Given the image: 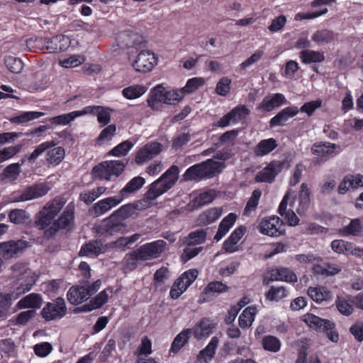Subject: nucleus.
Instances as JSON below:
<instances>
[{"label": "nucleus", "mask_w": 363, "mask_h": 363, "mask_svg": "<svg viewBox=\"0 0 363 363\" xmlns=\"http://www.w3.org/2000/svg\"><path fill=\"white\" fill-rule=\"evenodd\" d=\"M214 324L208 319L203 318L191 330L192 334L197 340L208 337L212 333Z\"/></svg>", "instance_id": "obj_28"}, {"label": "nucleus", "mask_w": 363, "mask_h": 363, "mask_svg": "<svg viewBox=\"0 0 363 363\" xmlns=\"http://www.w3.org/2000/svg\"><path fill=\"white\" fill-rule=\"evenodd\" d=\"M246 233V228L240 225L235 228L230 236L224 241L223 244V250L228 253H233L238 250L236 245L241 240Z\"/></svg>", "instance_id": "obj_25"}, {"label": "nucleus", "mask_w": 363, "mask_h": 363, "mask_svg": "<svg viewBox=\"0 0 363 363\" xmlns=\"http://www.w3.org/2000/svg\"><path fill=\"white\" fill-rule=\"evenodd\" d=\"M277 147L275 139L271 138L262 140L254 148V153L257 157H262L269 154Z\"/></svg>", "instance_id": "obj_36"}, {"label": "nucleus", "mask_w": 363, "mask_h": 363, "mask_svg": "<svg viewBox=\"0 0 363 363\" xmlns=\"http://www.w3.org/2000/svg\"><path fill=\"white\" fill-rule=\"evenodd\" d=\"M29 218L27 212L25 210L15 208L11 210L9 213V220L17 225L24 224Z\"/></svg>", "instance_id": "obj_55"}, {"label": "nucleus", "mask_w": 363, "mask_h": 363, "mask_svg": "<svg viewBox=\"0 0 363 363\" xmlns=\"http://www.w3.org/2000/svg\"><path fill=\"white\" fill-rule=\"evenodd\" d=\"M145 180L143 177L138 176L130 179L126 185L119 191L118 196L123 201L130 194L138 191L145 184Z\"/></svg>", "instance_id": "obj_27"}, {"label": "nucleus", "mask_w": 363, "mask_h": 363, "mask_svg": "<svg viewBox=\"0 0 363 363\" xmlns=\"http://www.w3.org/2000/svg\"><path fill=\"white\" fill-rule=\"evenodd\" d=\"M333 250L338 254L348 255V252L352 249V242L343 240H335L331 242Z\"/></svg>", "instance_id": "obj_61"}, {"label": "nucleus", "mask_w": 363, "mask_h": 363, "mask_svg": "<svg viewBox=\"0 0 363 363\" xmlns=\"http://www.w3.org/2000/svg\"><path fill=\"white\" fill-rule=\"evenodd\" d=\"M299 57L302 63L308 65L311 63H320L325 60L323 51L305 49L300 52Z\"/></svg>", "instance_id": "obj_31"}, {"label": "nucleus", "mask_w": 363, "mask_h": 363, "mask_svg": "<svg viewBox=\"0 0 363 363\" xmlns=\"http://www.w3.org/2000/svg\"><path fill=\"white\" fill-rule=\"evenodd\" d=\"M259 231L271 237H278L285 232V224L278 216L264 218L258 225Z\"/></svg>", "instance_id": "obj_10"}, {"label": "nucleus", "mask_w": 363, "mask_h": 363, "mask_svg": "<svg viewBox=\"0 0 363 363\" xmlns=\"http://www.w3.org/2000/svg\"><path fill=\"white\" fill-rule=\"evenodd\" d=\"M157 63V58L150 50H142L133 62V67L138 72L146 73L151 71Z\"/></svg>", "instance_id": "obj_14"}, {"label": "nucleus", "mask_w": 363, "mask_h": 363, "mask_svg": "<svg viewBox=\"0 0 363 363\" xmlns=\"http://www.w3.org/2000/svg\"><path fill=\"white\" fill-rule=\"evenodd\" d=\"M213 199L214 196L211 191L200 193L194 196L187 204V209L189 211L198 209L204 205L210 203Z\"/></svg>", "instance_id": "obj_29"}, {"label": "nucleus", "mask_w": 363, "mask_h": 363, "mask_svg": "<svg viewBox=\"0 0 363 363\" xmlns=\"http://www.w3.org/2000/svg\"><path fill=\"white\" fill-rule=\"evenodd\" d=\"M116 133V126L114 124L108 125L105 128H104L100 133L99 135L97 138V143H101L104 141H110L112 140L113 136Z\"/></svg>", "instance_id": "obj_64"}, {"label": "nucleus", "mask_w": 363, "mask_h": 363, "mask_svg": "<svg viewBox=\"0 0 363 363\" xmlns=\"http://www.w3.org/2000/svg\"><path fill=\"white\" fill-rule=\"evenodd\" d=\"M289 296V291L284 286H272L264 294L266 300L279 301Z\"/></svg>", "instance_id": "obj_42"}, {"label": "nucleus", "mask_w": 363, "mask_h": 363, "mask_svg": "<svg viewBox=\"0 0 363 363\" xmlns=\"http://www.w3.org/2000/svg\"><path fill=\"white\" fill-rule=\"evenodd\" d=\"M167 242L163 240H157L142 245L138 249L143 261L151 260L160 257L164 252Z\"/></svg>", "instance_id": "obj_13"}, {"label": "nucleus", "mask_w": 363, "mask_h": 363, "mask_svg": "<svg viewBox=\"0 0 363 363\" xmlns=\"http://www.w3.org/2000/svg\"><path fill=\"white\" fill-rule=\"evenodd\" d=\"M27 48L33 52H46V38L42 37H31L26 40Z\"/></svg>", "instance_id": "obj_44"}, {"label": "nucleus", "mask_w": 363, "mask_h": 363, "mask_svg": "<svg viewBox=\"0 0 363 363\" xmlns=\"http://www.w3.org/2000/svg\"><path fill=\"white\" fill-rule=\"evenodd\" d=\"M250 111L245 105H238L230 110L228 113L232 120V123L235 124L246 118Z\"/></svg>", "instance_id": "obj_45"}, {"label": "nucleus", "mask_w": 363, "mask_h": 363, "mask_svg": "<svg viewBox=\"0 0 363 363\" xmlns=\"http://www.w3.org/2000/svg\"><path fill=\"white\" fill-rule=\"evenodd\" d=\"M237 219V216L235 213H230L227 216H225L220 223L218 225V229L213 239L218 242L229 231V230L233 226L235 220Z\"/></svg>", "instance_id": "obj_30"}, {"label": "nucleus", "mask_w": 363, "mask_h": 363, "mask_svg": "<svg viewBox=\"0 0 363 363\" xmlns=\"http://www.w3.org/2000/svg\"><path fill=\"white\" fill-rule=\"evenodd\" d=\"M232 81L228 77H221L216 86V93L222 96H226L231 89Z\"/></svg>", "instance_id": "obj_60"}, {"label": "nucleus", "mask_w": 363, "mask_h": 363, "mask_svg": "<svg viewBox=\"0 0 363 363\" xmlns=\"http://www.w3.org/2000/svg\"><path fill=\"white\" fill-rule=\"evenodd\" d=\"M299 206L297 208L298 214H303L308 208L311 202V191L306 183H303L301 185L299 194Z\"/></svg>", "instance_id": "obj_38"}, {"label": "nucleus", "mask_w": 363, "mask_h": 363, "mask_svg": "<svg viewBox=\"0 0 363 363\" xmlns=\"http://www.w3.org/2000/svg\"><path fill=\"white\" fill-rule=\"evenodd\" d=\"M261 196L262 191L259 189H257L252 191V194L245 207V214L250 213L252 211L256 209Z\"/></svg>", "instance_id": "obj_62"}, {"label": "nucleus", "mask_w": 363, "mask_h": 363, "mask_svg": "<svg viewBox=\"0 0 363 363\" xmlns=\"http://www.w3.org/2000/svg\"><path fill=\"white\" fill-rule=\"evenodd\" d=\"M106 190L104 186H99L89 191L81 193L79 199L82 201L89 205L94 202L98 197L103 194Z\"/></svg>", "instance_id": "obj_47"}, {"label": "nucleus", "mask_w": 363, "mask_h": 363, "mask_svg": "<svg viewBox=\"0 0 363 363\" xmlns=\"http://www.w3.org/2000/svg\"><path fill=\"white\" fill-rule=\"evenodd\" d=\"M337 145L330 143H315L311 147V152L313 155L327 160L328 157L334 153Z\"/></svg>", "instance_id": "obj_32"}, {"label": "nucleus", "mask_w": 363, "mask_h": 363, "mask_svg": "<svg viewBox=\"0 0 363 363\" xmlns=\"http://www.w3.org/2000/svg\"><path fill=\"white\" fill-rule=\"evenodd\" d=\"M112 292L113 289L111 287L104 289L90 300L91 305H94L96 309L101 308L107 303L109 297L108 294H111Z\"/></svg>", "instance_id": "obj_57"}, {"label": "nucleus", "mask_w": 363, "mask_h": 363, "mask_svg": "<svg viewBox=\"0 0 363 363\" xmlns=\"http://www.w3.org/2000/svg\"><path fill=\"white\" fill-rule=\"evenodd\" d=\"M192 335L191 328L183 330L174 339L171 347L170 352L177 354L179 351L189 342Z\"/></svg>", "instance_id": "obj_33"}, {"label": "nucleus", "mask_w": 363, "mask_h": 363, "mask_svg": "<svg viewBox=\"0 0 363 363\" xmlns=\"http://www.w3.org/2000/svg\"><path fill=\"white\" fill-rule=\"evenodd\" d=\"M99 108V106H86L82 111H74L68 113L51 117L48 121L55 125H66L71 121H74L76 118L88 114L89 113H93L94 108Z\"/></svg>", "instance_id": "obj_20"}, {"label": "nucleus", "mask_w": 363, "mask_h": 363, "mask_svg": "<svg viewBox=\"0 0 363 363\" xmlns=\"http://www.w3.org/2000/svg\"><path fill=\"white\" fill-rule=\"evenodd\" d=\"M106 251V245L102 240H90L84 244L79 250V256H98Z\"/></svg>", "instance_id": "obj_23"}, {"label": "nucleus", "mask_w": 363, "mask_h": 363, "mask_svg": "<svg viewBox=\"0 0 363 363\" xmlns=\"http://www.w3.org/2000/svg\"><path fill=\"white\" fill-rule=\"evenodd\" d=\"M125 164L118 160L104 162L94 167L92 172L96 177L110 180L111 177H118L125 169Z\"/></svg>", "instance_id": "obj_7"}, {"label": "nucleus", "mask_w": 363, "mask_h": 363, "mask_svg": "<svg viewBox=\"0 0 363 363\" xmlns=\"http://www.w3.org/2000/svg\"><path fill=\"white\" fill-rule=\"evenodd\" d=\"M57 142L55 140L46 141L38 145L28 157V160L33 162L40 155L47 151L46 161L49 164L58 165L64 160L65 150L62 147H55Z\"/></svg>", "instance_id": "obj_2"}, {"label": "nucleus", "mask_w": 363, "mask_h": 363, "mask_svg": "<svg viewBox=\"0 0 363 363\" xmlns=\"http://www.w3.org/2000/svg\"><path fill=\"white\" fill-rule=\"evenodd\" d=\"M202 175L203 178H211L218 172V169L220 167V163L214 161L212 159H208L204 162L199 163Z\"/></svg>", "instance_id": "obj_43"}, {"label": "nucleus", "mask_w": 363, "mask_h": 363, "mask_svg": "<svg viewBox=\"0 0 363 363\" xmlns=\"http://www.w3.org/2000/svg\"><path fill=\"white\" fill-rule=\"evenodd\" d=\"M125 228L124 223H122L113 213L104 219L96 226V233L102 236H111L116 233L123 232Z\"/></svg>", "instance_id": "obj_11"}, {"label": "nucleus", "mask_w": 363, "mask_h": 363, "mask_svg": "<svg viewBox=\"0 0 363 363\" xmlns=\"http://www.w3.org/2000/svg\"><path fill=\"white\" fill-rule=\"evenodd\" d=\"M139 261H143V258H140L138 249H135L125 255L124 258V266L125 269L133 271L137 269Z\"/></svg>", "instance_id": "obj_48"}, {"label": "nucleus", "mask_w": 363, "mask_h": 363, "mask_svg": "<svg viewBox=\"0 0 363 363\" xmlns=\"http://www.w3.org/2000/svg\"><path fill=\"white\" fill-rule=\"evenodd\" d=\"M4 63L7 69L12 73H20L23 67V63L21 59L13 56L6 57Z\"/></svg>", "instance_id": "obj_58"}, {"label": "nucleus", "mask_w": 363, "mask_h": 363, "mask_svg": "<svg viewBox=\"0 0 363 363\" xmlns=\"http://www.w3.org/2000/svg\"><path fill=\"white\" fill-rule=\"evenodd\" d=\"M288 167L289 164L286 160H272L256 174L255 180L256 182L271 184L284 168Z\"/></svg>", "instance_id": "obj_8"}, {"label": "nucleus", "mask_w": 363, "mask_h": 363, "mask_svg": "<svg viewBox=\"0 0 363 363\" xmlns=\"http://www.w3.org/2000/svg\"><path fill=\"white\" fill-rule=\"evenodd\" d=\"M289 192H287L284 195L279 206L278 212L282 217H284L286 220L289 225L296 226L298 224L299 218L292 210L286 211L288 201L289 199Z\"/></svg>", "instance_id": "obj_26"}, {"label": "nucleus", "mask_w": 363, "mask_h": 363, "mask_svg": "<svg viewBox=\"0 0 363 363\" xmlns=\"http://www.w3.org/2000/svg\"><path fill=\"white\" fill-rule=\"evenodd\" d=\"M63 207V203L52 200L48 202L35 216L34 227L44 230L53 223V220Z\"/></svg>", "instance_id": "obj_4"}, {"label": "nucleus", "mask_w": 363, "mask_h": 363, "mask_svg": "<svg viewBox=\"0 0 363 363\" xmlns=\"http://www.w3.org/2000/svg\"><path fill=\"white\" fill-rule=\"evenodd\" d=\"M138 203H128L121 206L113 213L121 220L122 223L129 217L133 216L135 211L138 209Z\"/></svg>", "instance_id": "obj_40"}, {"label": "nucleus", "mask_w": 363, "mask_h": 363, "mask_svg": "<svg viewBox=\"0 0 363 363\" xmlns=\"http://www.w3.org/2000/svg\"><path fill=\"white\" fill-rule=\"evenodd\" d=\"M49 188L45 184H37L24 189L16 201H26L42 197L48 194Z\"/></svg>", "instance_id": "obj_22"}, {"label": "nucleus", "mask_w": 363, "mask_h": 363, "mask_svg": "<svg viewBox=\"0 0 363 363\" xmlns=\"http://www.w3.org/2000/svg\"><path fill=\"white\" fill-rule=\"evenodd\" d=\"M262 347L264 350L277 352L281 348V341L273 335H266L262 340Z\"/></svg>", "instance_id": "obj_49"}, {"label": "nucleus", "mask_w": 363, "mask_h": 363, "mask_svg": "<svg viewBox=\"0 0 363 363\" xmlns=\"http://www.w3.org/2000/svg\"><path fill=\"white\" fill-rule=\"evenodd\" d=\"M133 145L134 144L131 141L128 140H124L111 150L109 155L114 157L125 156L132 149Z\"/></svg>", "instance_id": "obj_53"}, {"label": "nucleus", "mask_w": 363, "mask_h": 363, "mask_svg": "<svg viewBox=\"0 0 363 363\" xmlns=\"http://www.w3.org/2000/svg\"><path fill=\"white\" fill-rule=\"evenodd\" d=\"M44 113L39 111H27L23 112L18 116L11 118V122L13 123H24L30 121L40 118Z\"/></svg>", "instance_id": "obj_54"}, {"label": "nucleus", "mask_w": 363, "mask_h": 363, "mask_svg": "<svg viewBox=\"0 0 363 363\" xmlns=\"http://www.w3.org/2000/svg\"><path fill=\"white\" fill-rule=\"evenodd\" d=\"M179 169L177 165L171 166L160 178L152 182L147 192L145 198L155 200L169 190L177 182Z\"/></svg>", "instance_id": "obj_1"}, {"label": "nucleus", "mask_w": 363, "mask_h": 363, "mask_svg": "<svg viewBox=\"0 0 363 363\" xmlns=\"http://www.w3.org/2000/svg\"><path fill=\"white\" fill-rule=\"evenodd\" d=\"M199 163L189 167L184 172L183 177L186 181L201 180L203 179Z\"/></svg>", "instance_id": "obj_59"}, {"label": "nucleus", "mask_w": 363, "mask_h": 363, "mask_svg": "<svg viewBox=\"0 0 363 363\" xmlns=\"http://www.w3.org/2000/svg\"><path fill=\"white\" fill-rule=\"evenodd\" d=\"M42 302L43 300L40 294L32 293L21 298L17 303V306L21 309L28 308H40Z\"/></svg>", "instance_id": "obj_35"}, {"label": "nucleus", "mask_w": 363, "mask_h": 363, "mask_svg": "<svg viewBox=\"0 0 363 363\" xmlns=\"http://www.w3.org/2000/svg\"><path fill=\"white\" fill-rule=\"evenodd\" d=\"M30 247V243L22 239L3 242H0V254L6 259H11L23 254Z\"/></svg>", "instance_id": "obj_12"}, {"label": "nucleus", "mask_w": 363, "mask_h": 363, "mask_svg": "<svg viewBox=\"0 0 363 363\" xmlns=\"http://www.w3.org/2000/svg\"><path fill=\"white\" fill-rule=\"evenodd\" d=\"M147 90L143 84H134L128 86L122 90L123 97L132 100L142 96Z\"/></svg>", "instance_id": "obj_41"}, {"label": "nucleus", "mask_w": 363, "mask_h": 363, "mask_svg": "<svg viewBox=\"0 0 363 363\" xmlns=\"http://www.w3.org/2000/svg\"><path fill=\"white\" fill-rule=\"evenodd\" d=\"M257 309L255 306L247 307L238 318L239 326L242 329L249 328L255 320Z\"/></svg>", "instance_id": "obj_34"}, {"label": "nucleus", "mask_w": 363, "mask_h": 363, "mask_svg": "<svg viewBox=\"0 0 363 363\" xmlns=\"http://www.w3.org/2000/svg\"><path fill=\"white\" fill-rule=\"evenodd\" d=\"M70 45L69 38L64 35H57L46 38V52L58 53L65 51Z\"/></svg>", "instance_id": "obj_21"}, {"label": "nucleus", "mask_w": 363, "mask_h": 363, "mask_svg": "<svg viewBox=\"0 0 363 363\" xmlns=\"http://www.w3.org/2000/svg\"><path fill=\"white\" fill-rule=\"evenodd\" d=\"M362 232V226L360 220L358 218L351 220L347 225L339 230V234L342 236H359Z\"/></svg>", "instance_id": "obj_39"}, {"label": "nucleus", "mask_w": 363, "mask_h": 363, "mask_svg": "<svg viewBox=\"0 0 363 363\" xmlns=\"http://www.w3.org/2000/svg\"><path fill=\"white\" fill-rule=\"evenodd\" d=\"M354 303L352 298L346 299L343 297H337L336 300V306L339 312L345 315H350L354 311Z\"/></svg>", "instance_id": "obj_50"}, {"label": "nucleus", "mask_w": 363, "mask_h": 363, "mask_svg": "<svg viewBox=\"0 0 363 363\" xmlns=\"http://www.w3.org/2000/svg\"><path fill=\"white\" fill-rule=\"evenodd\" d=\"M229 287L222 281H213L209 282L201 293L198 302L207 303L213 301L219 294L228 291Z\"/></svg>", "instance_id": "obj_16"}, {"label": "nucleus", "mask_w": 363, "mask_h": 363, "mask_svg": "<svg viewBox=\"0 0 363 363\" xmlns=\"http://www.w3.org/2000/svg\"><path fill=\"white\" fill-rule=\"evenodd\" d=\"M307 293L311 298L316 303H321L330 296V291L323 286L309 287Z\"/></svg>", "instance_id": "obj_46"}, {"label": "nucleus", "mask_w": 363, "mask_h": 363, "mask_svg": "<svg viewBox=\"0 0 363 363\" xmlns=\"http://www.w3.org/2000/svg\"><path fill=\"white\" fill-rule=\"evenodd\" d=\"M205 81L201 77H193L187 80L186 85L180 89L184 96L186 94H191L196 91L199 87L203 86Z\"/></svg>", "instance_id": "obj_56"}, {"label": "nucleus", "mask_w": 363, "mask_h": 363, "mask_svg": "<svg viewBox=\"0 0 363 363\" xmlns=\"http://www.w3.org/2000/svg\"><path fill=\"white\" fill-rule=\"evenodd\" d=\"M162 151V145L158 142H152L141 147L136 153L135 162L138 164L152 160Z\"/></svg>", "instance_id": "obj_18"}, {"label": "nucleus", "mask_w": 363, "mask_h": 363, "mask_svg": "<svg viewBox=\"0 0 363 363\" xmlns=\"http://www.w3.org/2000/svg\"><path fill=\"white\" fill-rule=\"evenodd\" d=\"M67 306L65 299L57 298L53 302H48L41 311V315L46 321L59 320L67 313Z\"/></svg>", "instance_id": "obj_9"}, {"label": "nucleus", "mask_w": 363, "mask_h": 363, "mask_svg": "<svg viewBox=\"0 0 363 363\" xmlns=\"http://www.w3.org/2000/svg\"><path fill=\"white\" fill-rule=\"evenodd\" d=\"M286 99L283 94L276 93L268 94L257 106V110L262 112H271L274 109L286 103Z\"/></svg>", "instance_id": "obj_19"}, {"label": "nucleus", "mask_w": 363, "mask_h": 363, "mask_svg": "<svg viewBox=\"0 0 363 363\" xmlns=\"http://www.w3.org/2000/svg\"><path fill=\"white\" fill-rule=\"evenodd\" d=\"M74 206L70 203L65 207L59 218L53 222L48 229L45 230L44 237L47 239H50L60 230H70L74 226Z\"/></svg>", "instance_id": "obj_5"}, {"label": "nucleus", "mask_w": 363, "mask_h": 363, "mask_svg": "<svg viewBox=\"0 0 363 363\" xmlns=\"http://www.w3.org/2000/svg\"><path fill=\"white\" fill-rule=\"evenodd\" d=\"M122 201H123L118 195L103 199L95 203L89 209V214L94 218L99 217L110 211L113 207L118 206Z\"/></svg>", "instance_id": "obj_17"}, {"label": "nucleus", "mask_w": 363, "mask_h": 363, "mask_svg": "<svg viewBox=\"0 0 363 363\" xmlns=\"http://www.w3.org/2000/svg\"><path fill=\"white\" fill-rule=\"evenodd\" d=\"M218 342L217 337H213L207 346L200 352L199 356L204 358L206 362L211 360L215 355Z\"/></svg>", "instance_id": "obj_52"}, {"label": "nucleus", "mask_w": 363, "mask_h": 363, "mask_svg": "<svg viewBox=\"0 0 363 363\" xmlns=\"http://www.w3.org/2000/svg\"><path fill=\"white\" fill-rule=\"evenodd\" d=\"M274 281L294 283L297 281V277L291 269L287 267H278L272 269L269 272V275L263 278L262 284L268 286Z\"/></svg>", "instance_id": "obj_15"}, {"label": "nucleus", "mask_w": 363, "mask_h": 363, "mask_svg": "<svg viewBox=\"0 0 363 363\" xmlns=\"http://www.w3.org/2000/svg\"><path fill=\"white\" fill-rule=\"evenodd\" d=\"M304 322L308 326L318 332L325 333L327 337L333 342L339 340V334L335 330V324L327 319L321 318L314 314L304 315Z\"/></svg>", "instance_id": "obj_6"}, {"label": "nucleus", "mask_w": 363, "mask_h": 363, "mask_svg": "<svg viewBox=\"0 0 363 363\" xmlns=\"http://www.w3.org/2000/svg\"><path fill=\"white\" fill-rule=\"evenodd\" d=\"M101 286V281L100 279H97L91 284L73 285L67 293V299L72 305H79L95 294Z\"/></svg>", "instance_id": "obj_3"}, {"label": "nucleus", "mask_w": 363, "mask_h": 363, "mask_svg": "<svg viewBox=\"0 0 363 363\" xmlns=\"http://www.w3.org/2000/svg\"><path fill=\"white\" fill-rule=\"evenodd\" d=\"M222 215V209L220 208H210L203 211L198 217V221L201 225H207L217 220Z\"/></svg>", "instance_id": "obj_37"}, {"label": "nucleus", "mask_w": 363, "mask_h": 363, "mask_svg": "<svg viewBox=\"0 0 363 363\" xmlns=\"http://www.w3.org/2000/svg\"><path fill=\"white\" fill-rule=\"evenodd\" d=\"M299 112L297 106H288L282 109L269 121V126L271 128L277 126H283L286 121Z\"/></svg>", "instance_id": "obj_24"}, {"label": "nucleus", "mask_w": 363, "mask_h": 363, "mask_svg": "<svg viewBox=\"0 0 363 363\" xmlns=\"http://www.w3.org/2000/svg\"><path fill=\"white\" fill-rule=\"evenodd\" d=\"M335 33L329 30L324 29L315 32L312 35V40L316 43H328L334 40Z\"/></svg>", "instance_id": "obj_51"}, {"label": "nucleus", "mask_w": 363, "mask_h": 363, "mask_svg": "<svg viewBox=\"0 0 363 363\" xmlns=\"http://www.w3.org/2000/svg\"><path fill=\"white\" fill-rule=\"evenodd\" d=\"M23 145L18 144L15 146L5 147L0 150V162H3L16 155L19 152Z\"/></svg>", "instance_id": "obj_63"}]
</instances>
